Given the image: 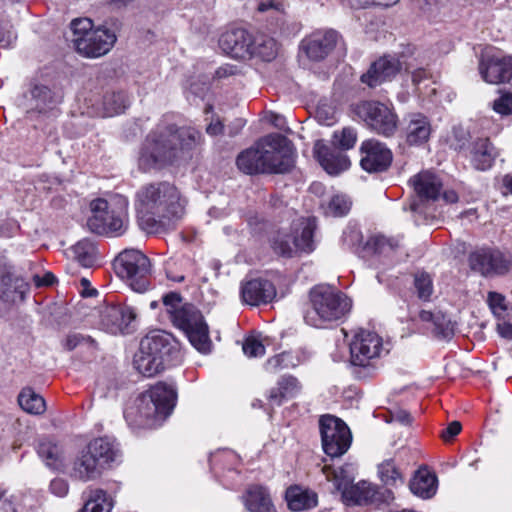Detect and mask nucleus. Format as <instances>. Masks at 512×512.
Returning <instances> with one entry per match:
<instances>
[{"mask_svg":"<svg viewBox=\"0 0 512 512\" xmlns=\"http://www.w3.org/2000/svg\"><path fill=\"white\" fill-rule=\"evenodd\" d=\"M489 306L493 313L500 316L506 310L505 298L496 292H490L488 295Z\"/></svg>","mask_w":512,"mask_h":512,"instance_id":"57","label":"nucleus"},{"mask_svg":"<svg viewBox=\"0 0 512 512\" xmlns=\"http://www.w3.org/2000/svg\"><path fill=\"white\" fill-rule=\"evenodd\" d=\"M351 201L346 195L337 194L323 205L324 214L330 217H342L351 209Z\"/></svg>","mask_w":512,"mask_h":512,"instance_id":"40","label":"nucleus"},{"mask_svg":"<svg viewBox=\"0 0 512 512\" xmlns=\"http://www.w3.org/2000/svg\"><path fill=\"white\" fill-rule=\"evenodd\" d=\"M173 352L178 350L171 334L162 330L150 331L140 342L134 366L145 377L155 376L165 368Z\"/></svg>","mask_w":512,"mask_h":512,"instance_id":"6","label":"nucleus"},{"mask_svg":"<svg viewBox=\"0 0 512 512\" xmlns=\"http://www.w3.org/2000/svg\"><path fill=\"white\" fill-rule=\"evenodd\" d=\"M405 140L411 146H421L430 138L432 132L431 122L421 113H413L405 119Z\"/></svg>","mask_w":512,"mask_h":512,"instance_id":"22","label":"nucleus"},{"mask_svg":"<svg viewBox=\"0 0 512 512\" xmlns=\"http://www.w3.org/2000/svg\"><path fill=\"white\" fill-rule=\"evenodd\" d=\"M414 286L419 299L428 301L433 293V282L431 276L426 272L416 273Z\"/></svg>","mask_w":512,"mask_h":512,"instance_id":"44","label":"nucleus"},{"mask_svg":"<svg viewBox=\"0 0 512 512\" xmlns=\"http://www.w3.org/2000/svg\"><path fill=\"white\" fill-rule=\"evenodd\" d=\"M378 475L382 483L387 487L396 488L404 484L403 475L392 459L385 460L379 464Z\"/></svg>","mask_w":512,"mask_h":512,"instance_id":"37","label":"nucleus"},{"mask_svg":"<svg viewBox=\"0 0 512 512\" xmlns=\"http://www.w3.org/2000/svg\"><path fill=\"white\" fill-rule=\"evenodd\" d=\"M382 350L381 337L372 331H358L350 343L351 363L354 366L370 367L380 356Z\"/></svg>","mask_w":512,"mask_h":512,"instance_id":"13","label":"nucleus"},{"mask_svg":"<svg viewBox=\"0 0 512 512\" xmlns=\"http://www.w3.org/2000/svg\"><path fill=\"white\" fill-rule=\"evenodd\" d=\"M322 447L324 452L334 458L345 454L352 441V435L346 423L331 414L322 415L319 419Z\"/></svg>","mask_w":512,"mask_h":512,"instance_id":"12","label":"nucleus"},{"mask_svg":"<svg viewBox=\"0 0 512 512\" xmlns=\"http://www.w3.org/2000/svg\"><path fill=\"white\" fill-rule=\"evenodd\" d=\"M128 100L123 92H109L103 97V109L106 117H112L124 112Z\"/></svg>","mask_w":512,"mask_h":512,"instance_id":"38","label":"nucleus"},{"mask_svg":"<svg viewBox=\"0 0 512 512\" xmlns=\"http://www.w3.org/2000/svg\"><path fill=\"white\" fill-rule=\"evenodd\" d=\"M1 285L5 288L3 294L7 298H10L13 293L19 294L22 298L28 290V283L22 277L10 272L1 277Z\"/></svg>","mask_w":512,"mask_h":512,"instance_id":"42","label":"nucleus"},{"mask_svg":"<svg viewBox=\"0 0 512 512\" xmlns=\"http://www.w3.org/2000/svg\"><path fill=\"white\" fill-rule=\"evenodd\" d=\"M135 209L140 227L148 233H157L172 219L184 215L185 202L173 183L158 181L138 189Z\"/></svg>","mask_w":512,"mask_h":512,"instance_id":"2","label":"nucleus"},{"mask_svg":"<svg viewBox=\"0 0 512 512\" xmlns=\"http://www.w3.org/2000/svg\"><path fill=\"white\" fill-rule=\"evenodd\" d=\"M288 507L293 511H302L315 507L318 503L317 494L298 486L290 487L286 492Z\"/></svg>","mask_w":512,"mask_h":512,"instance_id":"31","label":"nucleus"},{"mask_svg":"<svg viewBox=\"0 0 512 512\" xmlns=\"http://www.w3.org/2000/svg\"><path fill=\"white\" fill-rule=\"evenodd\" d=\"M70 27L75 50L87 58H98L107 54L116 42L114 32L104 27L94 29L89 18L74 19Z\"/></svg>","mask_w":512,"mask_h":512,"instance_id":"7","label":"nucleus"},{"mask_svg":"<svg viewBox=\"0 0 512 512\" xmlns=\"http://www.w3.org/2000/svg\"><path fill=\"white\" fill-rule=\"evenodd\" d=\"M72 253L77 262L83 267H91L95 261V246L87 240H81L72 247Z\"/></svg>","mask_w":512,"mask_h":512,"instance_id":"39","label":"nucleus"},{"mask_svg":"<svg viewBox=\"0 0 512 512\" xmlns=\"http://www.w3.org/2000/svg\"><path fill=\"white\" fill-rule=\"evenodd\" d=\"M339 35L334 30L314 33L306 40L307 56L315 61L324 59L335 47Z\"/></svg>","mask_w":512,"mask_h":512,"instance_id":"24","label":"nucleus"},{"mask_svg":"<svg viewBox=\"0 0 512 512\" xmlns=\"http://www.w3.org/2000/svg\"><path fill=\"white\" fill-rule=\"evenodd\" d=\"M241 296L245 303L258 306L271 302L276 296V289L268 280L253 279L242 285Z\"/></svg>","mask_w":512,"mask_h":512,"instance_id":"21","label":"nucleus"},{"mask_svg":"<svg viewBox=\"0 0 512 512\" xmlns=\"http://www.w3.org/2000/svg\"><path fill=\"white\" fill-rule=\"evenodd\" d=\"M31 95L36 101V108L40 110L52 102V92L45 85H35L31 90Z\"/></svg>","mask_w":512,"mask_h":512,"instance_id":"47","label":"nucleus"},{"mask_svg":"<svg viewBox=\"0 0 512 512\" xmlns=\"http://www.w3.org/2000/svg\"><path fill=\"white\" fill-rule=\"evenodd\" d=\"M351 307V299L343 292L328 285H319L310 291V308L304 319L308 325L322 328L346 317Z\"/></svg>","mask_w":512,"mask_h":512,"instance_id":"5","label":"nucleus"},{"mask_svg":"<svg viewBox=\"0 0 512 512\" xmlns=\"http://www.w3.org/2000/svg\"><path fill=\"white\" fill-rule=\"evenodd\" d=\"M126 207L125 200L120 202L117 209L105 199L93 200L90 204L92 215L87 220L88 229L98 235H122L128 225Z\"/></svg>","mask_w":512,"mask_h":512,"instance_id":"8","label":"nucleus"},{"mask_svg":"<svg viewBox=\"0 0 512 512\" xmlns=\"http://www.w3.org/2000/svg\"><path fill=\"white\" fill-rule=\"evenodd\" d=\"M113 501L102 489L91 490L89 497L80 512H110Z\"/></svg>","mask_w":512,"mask_h":512,"instance_id":"36","label":"nucleus"},{"mask_svg":"<svg viewBox=\"0 0 512 512\" xmlns=\"http://www.w3.org/2000/svg\"><path fill=\"white\" fill-rule=\"evenodd\" d=\"M362 242L361 231L353 226H348L342 233L341 243L345 248L353 249Z\"/></svg>","mask_w":512,"mask_h":512,"instance_id":"50","label":"nucleus"},{"mask_svg":"<svg viewBox=\"0 0 512 512\" xmlns=\"http://www.w3.org/2000/svg\"><path fill=\"white\" fill-rule=\"evenodd\" d=\"M470 140V134L461 126L453 127L451 134L447 137V144L455 151H461Z\"/></svg>","mask_w":512,"mask_h":512,"instance_id":"46","label":"nucleus"},{"mask_svg":"<svg viewBox=\"0 0 512 512\" xmlns=\"http://www.w3.org/2000/svg\"><path fill=\"white\" fill-rule=\"evenodd\" d=\"M288 358L289 355L286 353L275 355L266 361L264 368L269 373H277L288 367Z\"/></svg>","mask_w":512,"mask_h":512,"instance_id":"54","label":"nucleus"},{"mask_svg":"<svg viewBox=\"0 0 512 512\" xmlns=\"http://www.w3.org/2000/svg\"><path fill=\"white\" fill-rule=\"evenodd\" d=\"M401 69L402 63L398 58L384 56L373 62L367 72L362 74L360 80L369 88H375L391 81Z\"/></svg>","mask_w":512,"mask_h":512,"instance_id":"18","label":"nucleus"},{"mask_svg":"<svg viewBox=\"0 0 512 512\" xmlns=\"http://www.w3.org/2000/svg\"><path fill=\"white\" fill-rule=\"evenodd\" d=\"M470 155L476 169L486 170L492 166L496 152L489 138H478L472 144Z\"/></svg>","mask_w":512,"mask_h":512,"instance_id":"28","label":"nucleus"},{"mask_svg":"<svg viewBox=\"0 0 512 512\" xmlns=\"http://www.w3.org/2000/svg\"><path fill=\"white\" fill-rule=\"evenodd\" d=\"M409 488L416 496L431 498L436 493L437 478L426 469L418 470L410 481Z\"/></svg>","mask_w":512,"mask_h":512,"instance_id":"30","label":"nucleus"},{"mask_svg":"<svg viewBox=\"0 0 512 512\" xmlns=\"http://www.w3.org/2000/svg\"><path fill=\"white\" fill-rule=\"evenodd\" d=\"M163 304L166 308V312L170 316V320L175 317L176 313L181 310V306L185 303H182V296L178 292H169L162 297Z\"/></svg>","mask_w":512,"mask_h":512,"instance_id":"48","label":"nucleus"},{"mask_svg":"<svg viewBox=\"0 0 512 512\" xmlns=\"http://www.w3.org/2000/svg\"><path fill=\"white\" fill-rule=\"evenodd\" d=\"M137 313L131 306L117 304L107 306L101 313L100 324L111 334H126L134 329Z\"/></svg>","mask_w":512,"mask_h":512,"instance_id":"15","label":"nucleus"},{"mask_svg":"<svg viewBox=\"0 0 512 512\" xmlns=\"http://www.w3.org/2000/svg\"><path fill=\"white\" fill-rule=\"evenodd\" d=\"M493 109L501 115L512 114V93H505L493 102Z\"/></svg>","mask_w":512,"mask_h":512,"instance_id":"56","label":"nucleus"},{"mask_svg":"<svg viewBox=\"0 0 512 512\" xmlns=\"http://www.w3.org/2000/svg\"><path fill=\"white\" fill-rule=\"evenodd\" d=\"M313 153L323 169L330 175H337L350 166L349 158L335 146L331 147L322 140L314 144Z\"/></svg>","mask_w":512,"mask_h":512,"instance_id":"19","label":"nucleus"},{"mask_svg":"<svg viewBox=\"0 0 512 512\" xmlns=\"http://www.w3.org/2000/svg\"><path fill=\"white\" fill-rule=\"evenodd\" d=\"M243 352L248 357H262L265 354V346L256 337H248L243 343Z\"/></svg>","mask_w":512,"mask_h":512,"instance_id":"52","label":"nucleus"},{"mask_svg":"<svg viewBox=\"0 0 512 512\" xmlns=\"http://www.w3.org/2000/svg\"><path fill=\"white\" fill-rule=\"evenodd\" d=\"M250 40L248 58L258 57L264 61H271L276 57L278 47L274 38L264 33H256L250 34Z\"/></svg>","mask_w":512,"mask_h":512,"instance_id":"29","label":"nucleus"},{"mask_svg":"<svg viewBox=\"0 0 512 512\" xmlns=\"http://www.w3.org/2000/svg\"><path fill=\"white\" fill-rule=\"evenodd\" d=\"M244 504L250 512H277L268 490L258 485L248 488Z\"/></svg>","mask_w":512,"mask_h":512,"instance_id":"26","label":"nucleus"},{"mask_svg":"<svg viewBox=\"0 0 512 512\" xmlns=\"http://www.w3.org/2000/svg\"><path fill=\"white\" fill-rule=\"evenodd\" d=\"M245 124H246V121L244 119H242V118L235 119L227 127L228 135L230 137H234V136L238 135L240 133V131L243 129V127L245 126Z\"/></svg>","mask_w":512,"mask_h":512,"instance_id":"64","label":"nucleus"},{"mask_svg":"<svg viewBox=\"0 0 512 512\" xmlns=\"http://www.w3.org/2000/svg\"><path fill=\"white\" fill-rule=\"evenodd\" d=\"M104 468L87 449L81 451L73 465V476L83 480H93L102 474Z\"/></svg>","mask_w":512,"mask_h":512,"instance_id":"25","label":"nucleus"},{"mask_svg":"<svg viewBox=\"0 0 512 512\" xmlns=\"http://www.w3.org/2000/svg\"><path fill=\"white\" fill-rule=\"evenodd\" d=\"M250 33L242 28H235L224 32L219 39L220 48L236 59L249 57Z\"/></svg>","mask_w":512,"mask_h":512,"instance_id":"20","label":"nucleus"},{"mask_svg":"<svg viewBox=\"0 0 512 512\" xmlns=\"http://www.w3.org/2000/svg\"><path fill=\"white\" fill-rule=\"evenodd\" d=\"M117 274L127 281L136 292H144L149 286L148 276L151 271L149 258L137 249H126L115 259Z\"/></svg>","mask_w":512,"mask_h":512,"instance_id":"9","label":"nucleus"},{"mask_svg":"<svg viewBox=\"0 0 512 512\" xmlns=\"http://www.w3.org/2000/svg\"><path fill=\"white\" fill-rule=\"evenodd\" d=\"M376 249L380 252H383L385 246H388L391 250L396 249L399 245L398 242L394 239L386 238L384 236L377 237L375 239Z\"/></svg>","mask_w":512,"mask_h":512,"instance_id":"61","label":"nucleus"},{"mask_svg":"<svg viewBox=\"0 0 512 512\" xmlns=\"http://www.w3.org/2000/svg\"><path fill=\"white\" fill-rule=\"evenodd\" d=\"M37 452L49 468L60 469L62 467V450L57 444L50 440H41L38 444Z\"/></svg>","mask_w":512,"mask_h":512,"instance_id":"34","label":"nucleus"},{"mask_svg":"<svg viewBox=\"0 0 512 512\" xmlns=\"http://www.w3.org/2000/svg\"><path fill=\"white\" fill-rule=\"evenodd\" d=\"M361 167L369 173L386 171L392 163L393 155L391 150L375 139L364 141L360 147Z\"/></svg>","mask_w":512,"mask_h":512,"instance_id":"16","label":"nucleus"},{"mask_svg":"<svg viewBox=\"0 0 512 512\" xmlns=\"http://www.w3.org/2000/svg\"><path fill=\"white\" fill-rule=\"evenodd\" d=\"M432 332L437 338L450 339L454 335V324L445 314L437 312Z\"/></svg>","mask_w":512,"mask_h":512,"instance_id":"43","label":"nucleus"},{"mask_svg":"<svg viewBox=\"0 0 512 512\" xmlns=\"http://www.w3.org/2000/svg\"><path fill=\"white\" fill-rule=\"evenodd\" d=\"M461 429V423L458 421H453L441 432V437L444 441H449L458 435Z\"/></svg>","mask_w":512,"mask_h":512,"instance_id":"59","label":"nucleus"},{"mask_svg":"<svg viewBox=\"0 0 512 512\" xmlns=\"http://www.w3.org/2000/svg\"><path fill=\"white\" fill-rule=\"evenodd\" d=\"M171 322L185 333L190 343L199 352L207 353L210 351L211 341L208 325L202 313L194 305L185 303Z\"/></svg>","mask_w":512,"mask_h":512,"instance_id":"11","label":"nucleus"},{"mask_svg":"<svg viewBox=\"0 0 512 512\" xmlns=\"http://www.w3.org/2000/svg\"><path fill=\"white\" fill-rule=\"evenodd\" d=\"M342 497L351 503L361 504L368 499L360 485L349 484L341 491Z\"/></svg>","mask_w":512,"mask_h":512,"instance_id":"51","label":"nucleus"},{"mask_svg":"<svg viewBox=\"0 0 512 512\" xmlns=\"http://www.w3.org/2000/svg\"><path fill=\"white\" fill-rule=\"evenodd\" d=\"M94 344L95 341L90 336H85L80 333H73L67 336L65 347L68 350H73L79 346H93Z\"/></svg>","mask_w":512,"mask_h":512,"instance_id":"55","label":"nucleus"},{"mask_svg":"<svg viewBox=\"0 0 512 512\" xmlns=\"http://www.w3.org/2000/svg\"><path fill=\"white\" fill-rule=\"evenodd\" d=\"M357 140V132L351 127H345L341 131L333 133V144L341 150H349L354 147Z\"/></svg>","mask_w":512,"mask_h":512,"instance_id":"45","label":"nucleus"},{"mask_svg":"<svg viewBox=\"0 0 512 512\" xmlns=\"http://www.w3.org/2000/svg\"><path fill=\"white\" fill-rule=\"evenodd\" d=\"M302 224L301 232L294 234L295 246L298 252L310 253L315 248L313 236L316 229V222L315 219L308 218Z\"/></svg>","mask_w":512,"mask_h":512,"instance_id":"35","label":"nucleus"},{"mask_svg":"<svg viewBox=\"0 0 512 512\" xmlns=\"http://www.w3.org/2000/svg\"><path fill=\"white\" fill-rule=\"evenodd\" d=\"M237 168L246 175L286 173L294 166L289 140L281 134H270L240 152Z\"/></svg>","mask_w":512,"mask_h":512,"instance_id":"3","label":"nucleus"},{"mask_svg":"<svg viewBox=\"0 0 512 512\" xmlns=\"http://www.w3.org/2000/svg\"><path fill=\"white\" fill-rule=\"evenodd\" d=\"M55 280L56 278L51 272H46L43 277H40L39 275L33 276V281L37 287L52 285Z\"/></svg>","mask_w":512,"mask_h":512,"instance_id":"63","label":"nucleus"},{"mask_svg":"<svg viewBox=\"0 0 512 512\" xmlns=\"http://www.w3.org/2000/svg\"><path fill=\"white\" fill-rule=\"evenodd\" d=\"M272 248L276 254L288 258L298 253L294 234L278 233L272 240Z\"/></svg>","mask_w":512,"mask_h":512,"instance_id":"41","label":"nucleus"},{"mask_svg":"<svg viewBox=\"0 0 512 512\" xmlns=\"http://www.w3.org/2000/svg\"><path fill=\"white\" fill-rule=\"evenodd\" d=\"M277 384L285 400L294 397L299 392L298 380L293 376H283Z\"/></svg>","mask_w":512,"mask_h":512,"instance_id":"49","label":"nucleus"},{"mask_svg":"<svg viewBox=\"0 0 512 512\" xmlns=\"http://www.w3.org/2000/svg\"><path fill=\"white\" fill-rule=\"evenodd\" d=\"M176 400L175 389L159 382L137 398L135 408L126 412V418L138 427L152 428L171 414Z\"/></svg>","mask_w":512,"mask_h":512,"instance_id":"4","label":"nucleus"},{"mask_svg":"<svg viewBox=\"0 0 512 512\" xmlns=\"http://www.w3.org/2000/svg\"><path fill=\"white\" fill-rule=\"evenodd\" d=\"M392 419L403 425H409L412 422L411 414L403 409H397L392 413Z\"/></svg>","mask_w":512,"mask_h":512,"instance_id":"62","label":"nucleus"},{"mask_svg":"<svg viewBox=\"0 0 512 512\" xmlns=\"http://www.w3.org/2000/svg\"><path fill=\"white\" fill-rule=\"evenodd\" d=\"M469 263L472 270L484 276L504 274L511 267V256L499 250L480 249L470 254Z\"/></svg>","mask_w":512,"mask_h":512,"instance_id":"14","label":"nucleus"},{"mask_svg":"<svg viewBox=\"0 0 512 512\" xmlns=\"http://www.w3.org/2000/svg\"><path fill=\"white\" fill-rule=\"evenodd\" d=\"M416 195L422 201L436 200L441 195L442 181L431 171H421L410 179Z\"/></svg>","mask_w":512,"mask_h":512,"instance_id":"23","label":"nucleus"},{"mask_svg":"<svg viewBox=\"0 0 512 512\" xmlns=\"http://www.w3.org/2000/svg\"><path fill=\"white\" fill-rule=\"evenodd\" d=\"M50 490L53 494L63 497L68 492V484L65 480L57 478L51 481Z\"/></svg>","mask_w":512,"mask_h":512,"instance_id":"60","label":"nucleus"},{"mask_svg":"<svg viewBox=\"0 0 512 512\" xmlns=\"http://www.w3.org/2000/svg\"><path fill=\"white\" fill-rule=\"evenodd\" d=\"M482 79L489 84H500L512 78V56L502 57L485 53L479 62Z\"/></svg>","mask_w":512,"mask_h":512,"instance_id":"17","label":"nucleus"},{"mask_svg":"<svg viewBox=\"0 0 512 512\" xmlns=\"http://www.w3.org/2000/svg\"><path fill=\"white\" fill-rule=\"evenodd\" d=\"M202 142L201 132L194 127L160 123L145 139L139 168L144 172L159 171L187 160Z\"/></svg>","mask_w":512,"mask_h":512,"instance_id":"1","label":"nucleus"},{"mask_svg":"<svg viewBox=\"0 0 512 512\" xmlns=\"http://www.w3.org/2000/svg\"><path fill=\"white\" fill-rule=\"evenodd\" d=\"M17 39L16 33L9 21L0 22V45L2 47H11Z\"/></svg>","mask_w":512,"mask_h":512,"instance_id":"53","label":"nucleus"},{"mask_svg":"<svg viewBox=\"0 0 512 512\" xmlns=\"http://www.w3.org/2000/svg\"><path fill=\"white\" fill-rule=\"evenodd\" d=\"M86 449L95 456V459L104 469L111 462L115 461L119 454L118 445L113 439L108 437L94 439L88 444Z\"/></svg>","mask_w":512,"mask_h":512,"instance_id":"27","label":"nucleus"},{"mask_svg":"<svg viewBox=\"0 0 512 512\" xmlns=\"http://www.w3.org/2000/svg\"><path fill=\"white\" fill-rule=\"evenodd\" d=\"M354 113L366 126L378 135L392 137L398 128V116L394 109L382 102L366 100L353 106Z\"/></svg>","mask_w":512,"mask_h":512,"instance_id":"10","label":"nucleus"},{"mask_svg":"<svg viewBox=\"0 0 512 512\" xmlns=\"http://www.w3.org/2000/svg\"><path fill=\"white\" fill-rule=\"evenodd\" d=\"M316 117L322 124L331 125L334 121V112L328 106H319L316 111Z\"/></svg>","mask_w":512,"mask_h":512,"instance_id":"58","label":"nucleus"},{"mask_svg":"<svg viewBox=\"0 0 512 512\" xmlns=\"http://www.w3.org/2000/svg\"><path fill=\"white\" fill-rule=\"evenodd\" d=\"M322 472L326 476V479L333 482L335 488L340 492L345 489L347 485L352 484L354 480L353 466L351 464H346L338 468L324 465Z\"/></svg>","mask_w":512,"mask_h":512,"instance_id":"32","label":"nucleus"},{"mask_svg":"<svg viewBox=\"0 0 512 512\" xmlns=\"http://www.w3.org/2000/svg\"><path fill=\"white\" fill-rule=\"evenodd\" d=\"M18 403L20 407L29 414L40 415L46 410L44 398L30 387L22 389L18 395Z\"/></svg>","mask_w":512,"mask_h":512,"instance_id":"33","label":"nucleus"}]
</instances>
